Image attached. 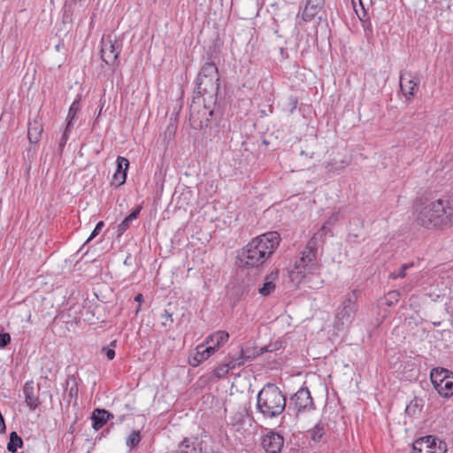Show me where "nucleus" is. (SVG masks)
<instances>
[{
  "instance_id": "16",
  "label": "nucleus",
  "mask_w": 453,
  "mask_h": 453,
  "mask_svg": "<svg viewBox=\"0 0 453 453\" xmlns=\"http://www.w3.org/2000/svg\"><path fill=\"white\" fill-rule=\"evenodd\" d=\"M324 4H319L307 0L302 12V19L304 22L311 21L315 16L323 9Z\"/></svg>"
},
{
  "instance_id": "3",
  "label": "nucleus",
  "mask_w": 453,
  "mask_h": 453,
  "mask_svg": "<svg viewBox=\"0 0 453 453\" xmlns=\"http://www.w3.org/2000/svg\"><path fill=\"white\" fill-rule=\"evenodd\" d=\"M280 240L277 232H268L253 238L239 254L240 262L246 267L262 265L277 249Z\"/></svg>"
},
{
  "instance_id": "5",
  "label": "nucleus",
  "mask_w": 453,
  "mask_h": 453,
  "mask_svg": "<svg viewBox=\"0 0 453 453\" xmlns=\"http://www.w3.org/2000/svg\"><path fill=\"white\" fill-rule=\"evenodd\" d=\"M286 407V398L274 384H266L257 394V409L264 418H273L280 415Z\"/></svg>"
},
{
  "instance_id": "4",
  "label": "nucleus",
  "mask_w": 453,
  "mask_h": 453,
  "mask_svg": "<svg viewBox=\"0 0 453 453\" xmlns=\"http://www.w3.org/2000/svg\"><path fill=\"white\" fill-rule=\"evenodd\" d=\"M219 88L218 67L212 62L205 63L197 76L195 88V98H203V114L213 115L212 105H215Z\"/></svg>"
},
{
  "instance_id": "32",
  "label": "nucleus",
  "mask_w": 453,
  "mask_h": 453,
  "mask_svg": "<svg viewBox=\"0 0 453 453\" xmlns=\"http://www.w3.org/2000/svg\"><path fill=\"white\" fill-rule=\"evenodd\" d=\"M117 345V341L116 340H113L111 344H110V347H104L102 349V352L105 354L106 357L109 359V360H112L114 357H115V350H114V348L116 347Z\"/></svg>"
},
{
  "instance_id": "44",
  "label": "nucleus",
  "mask_w": 453,
  "mask_h": 453,
  "mask_svg": "<svg viewBox=\"0 0 453 453\" xmlns=\"http://www.w3.org/2000/svg\"><path fill=\"white\" fill-rule=\"evenodd\" d=\"M72 393H74V390L73 388H71V389H70V394H72Z\"/></svg>"
},
{
  "instance_id": "14",
  "label": "nucleus",
  "mask_w": 453,
  "mask_h": 453,
  "mask_svg": "<svg viewBox=\"0 0 453 453\" xmlns=\"http://www.w3.org/2000/svg\"><path fill=\"white\" fill-rule=\"evenodd\" d=\"M229 338V334L226 331H217L205 339V344H208L210 348H213V351L216 352L222 345H224Z\"/></svg>"
},
{
  "instance_id": "13",
  "label": "nucleus",
  "mask_w": 453,
  "mask_h": 453,
  "mask_svg": "<svg viewBox=\"0 0 453 453\" xmlns=\"http://www.w3.org/2000/svg\"><path fill=\"white\" fill-rule=\"evenodd\" d=\"M35 391L36 389L34 386L33 381H28L25 383L23 388L25 401L31 411L35 410L40 404V400Z\"/></svg>"
},
{
  "instance_id": "45",
  "label": "nucleus",
  "mask_w": 453,
  "mask_h": 453,
  "mask_svg": "<svg viewBox=\"0 0 453 453\" xmlns=\"http://www.w3.org/2000/svg\"><path fill=\"white\" fill-rule=\"evenodd\" d=\"M72 393H74V390L73 388H71V389H70V394H72Z\"/></svg>"
},
{
  "instance_id": "2",
  "label": "nucleus",
  "mask_w": 453,
  "mask_h": 453,
  "mask_svg": "<svg viewBox=\"0 0 453 453\" xmlns=\"http://www.w3.org/2000/svg\"><path fill=\"white\" fill-rule=\"evenodd\" d=\"M324 228L319 229L308 241L300 257L295 261L292 269L289 271L291 281L296 285L310 280L313 275L319 274L320 265L317 258L318 244L323 240Z\"/></svg>"
},
{
  "instance_id": "25",
  "label": "nucleus",
  "mask_w": 453,
  "mask_h": 453,
  "mask_svg": "<svg viewBox=\"0 0 453 453\" xmlns=\"http://www.w3.org/2000/svg\"><path fill=\"white\" fill-rule=\"evenodd\" d=\"M311 438L314 441H319L325 434V427L321 424H317L311 431Z\"/></svg>"
},
{
  "instance_id": "30",
  "label": "nucleus",
  "mask_w": 453,
  "mask_h": 453,
  "mask_svg": "<svg viewBox=\"0 0 453 453\" xmlns=\"http://www.w3.org/2000/svg\"><path fill=\"white\" fill-rule=\"evenodd\" d=\"M399 297L400 293L398 291H390L385 296V303L388 306H392L398 302Z\"/></svg>"
},
{
  "instance_id": "8",
  "label": "nucleus",
  "mask_w": 453,
  "mask_h": 453,
  "mask_svg": "<svg viewBox=\"0 0 453 453\" xmlns=\"http://www.w3.org/2000/svg\"><path fill=\"white\" fill-rule=\"evenodd\" d=\"M447 445L432 435L417 439L412 444V453H446Z\"/></svg>"
},
{
  "instance_id": "26",
  "label": "nucleus",
  "mask_w": 453,
  "mask_h": 453,
  "mask_svg": "<svg viewBox=\"0 0 453 453\" xmlns=\"http://www.w3.org/2000/svg\"><path fill=\"white\" fill-rule=\"evenodd\" d=\"M141 441L140 431H133L127 439V445L130 448H135Z\"/></svg>"
},
{
  "instance_id": "41",
  "label": "nucleus",
  "mask_w": 453,
  "mask_h": 453,
  "mask_svg": "<svg viewBox=\"0 0 453 453\" xmlns=\"http://www.w3.org/2000/svg\"><path fill=\"white\" fill-rule=\"evenodd\" d=\"M134 301L139 303V307L135 311V312L138 313L141 309V303L143 301V296L142 294L136 295L134 297Z\"/></svg>"
},
{
  "instance_id": "31",
  "label": "nucleus",
  "mask_w": 453,
  "mask_h": 453,
  "mask_svg": "<svg viewBox=\"0 0 453 453\" xmlns=\"http://www.w3.org/2000/svg\"><path fill=\"white\" fill-rule=\"evenodd\" d=\"M126 180H127V172L116 171V173L113 175L112 184L119 187V186H121L122 184H124Z\"/></svg>"
},
{
  "instance_id": "42",
  "label": "nucleus",
  "mask_w": 453,
  "mask_h": 453,
  "mask_svg": "<svg viewBox=\"0 0 453 453\" xmlns=\"http://www.w3.org/2000/svg\"><path fill=\"white\" fill-rule=\"evenodd\" d=\"M163 317H165V318H171V314L168 313L167 311H165L164 314L162 315Z\"/></svg>"
},
{
  "instance_id": "24",
  "label": "nucleus",
  "mask_w": 453,
  "mask_h": 453,
  "mask_svg": "<svg viewBox=\"0 0 453 453\" xmlns=\"http://www.w3.org/2000/svg\"><path fill=\"white\" fill-rule=\"evenodd\" d=\"M339 211H334L331 214V216L326 219L325 224L320 227V229L324 228V234L323 238L327 234V233L330 232V227L335 224L336 221L339 219Z\"/></svg>"
},
{
  "instance_id": "9",
  "label": "nucleus",
  "mask_w": 453,
  "mask_h": 453,
  "mask_svg": "<svg viewBox=\"0 0 453 453\" xmlns=\"http://www.w3.org/2000/svg\"><path fill=\"white\" fill-rule=\"evenodd\" d=\"M101 57L107 65H113L120 53L121 43L111 35H104L102 38Z\"/></svg>"
},
{
  "instance_id": "22",
  "label": "nucleus",
  "mask_w": 453,
  "mask_h": 453,
  "mask_svg": "<svg viewBox=\"0 0 453 453\" xmlns=\"http://www.w3.org/2000/svg\"><path fill=\"white\" fill-rule=\"evenodd\" d=\"M141 211V207L136 208L132 211L125 219L118 226L119 234H122L127 228H129L133 220L136 219Z\"/></svg>"
},
{
  "instance_id": "36",
  "label": "nucleus",
  "mask_w": 453,
  "mask_h": 453,
  "mask_svg": "<svg viewBox=\"0 0 453 453\" xmlns=\"http://www.w3.org/2000/svg\"><path fill=\"white\" fill-rule=\"evenodd\" d=\"M11 342V335L8 333L0 331V348L6 347Z\"/></svg>"
},
{
  "instance_id": "1",
  "label": "nucleus",
  "mask_w": 453,
  "mask_h": 453,
  "mask_svg": "<svg viewBox=\"0 0 453 453\" xmlns=\"http://www.w3.org/2000/svg\"><path fill=\"white\" fill-rule=\"evenodd\" d=\"M415 221L427 229L453 224V196L438 199H418L415 205Z\"/></svg>"
},
{
  "instance_id": "39",
  "label": "nucleus",
  "mask_w": 453,
  "mask_h": 453,
  "mask_svg": "<svg viewBox=\"0 0 453 453\" xmlns=\"http://www.w3.org/2000/svg\"><path fill=\"white\" fill-rule=\"evenodd\" d=\"M228 365L229 370H234L238 366L242 365V362H237L235 358H232L227 363H226Z\"/></svg>"
},
{
  "instance_id": "21",
  "label": "nucleus",
  "mask_w": 453,
  "mask_h": 453,
  "mask_svg": "<svg viewBox=\"0 0 453 453\" xmlns=\"http://www.w3.org/2000/svg\"><path fill=\"white\" fill-rule=\"evenodd\" d=\"M276 276L277 273H272L266 276L263 286L258 289L260 295L266 296L274 291L275 284L273 280H275Z\"/></svg>"
},
{
  "instance_id": "28",
  "label": "nucleus",
  "mask_w": 453,
  "mask_h": 453,
  "mask_svg": "<svg viewBox=\"0 0 453 453\" xmlns=\"http://www.w3.org/2000/svg\"><path fill=\"white\" fill-rule=\"evenodd\" d=\"M413 266V263L404 264L402 265L398 272H393L389 274V278L395 280L397 278H404L406 276V271Z\"/></svg>"
},
{
  "instance_id": "40",
  "label": "nucleus",
  "mask_w": 453,
  "mask_h": 453,
  "mask_svg": "<svg viewBox=\"0 0 453 453\" xmlns=\"http://www.w3.org/2000/svg\"><path fill=\"white\" fill-rule=\"evenodd\" d=\"M297 99L296 97L289 98L290 112H292L297 106Z\"/></svg>"
},
{
  "instance_id": "34",
  "label": "nucleus",
  "mask_w": 453,
  "mask_h": 453,
  "mask_svg": "<svg viewBox=\"0 0 453 453\" xmlns=\"http://www.w3.org/2000/svg\"><path fill=\"white\" fill-rule=\"evenodd\" d=\"M128 166H129L128 159L124 157L119 156L117 158V170L116 171L127 172L128 169Z\"/></svg>"
},
{
  "instance_id": "38",
  "label": "nucleus",
  "mask_w": 453,
  "mask_h": 453,
  "mask_svg": "<svg viewBox=\"0 0 453 453\" xmlns=\"http://www.w3.org/2000/svg\"><path fill=\"white\" fill-rule=\"evenodd\" d=\"M254 357H256V354L253 353L252 355H246V351L244 350H242V356L238 358H235V360L237 362H242V365H244V363L250 359V358H253Z\"/></svg>"
},
{
  "instance_id": "37",
  "label": "nucleus",
  "mask_w": 453,
  "mask_h": 453,
  "mask_svg": "<svg viewBox=\"0 0 453 453\" xmlns=\"http://www.w3.org/2000/svg\"><path fill=\"white\" fill-rule=\"evenodd\" d=\"M104 226V222L103 221H99L96 224V226L95 229L93 230V232L91 233L90 236L88 238L87 242H88L93 238H95L100 233V231L102 230Z\"/></svg>"
},
{
  "instance_id": "12",
  "label": "nucleus",
  "mask_w": 453,
  "mask_h": 453,
  "mask_svg": "<svg viewBox=\"0 0 453 453\" xmlns=\"http://www.w3.org/2000/svg\"><path fill=\"white\" fill-rule=\"evenodd\" d=\"M214 353L213 348H210L204 342L196 348L194 354L188 358V363L190 365L196 367L203 361L207 360Z\"/></svg>"
},
{
  "instance_id": "10",
  "label": "nucleus",
  "mask_w": 453,
  "mask_h": 453,
  "mask_svg": "<svg viewBox=\"0 0 453 453\" xmlns=\"http://www.w3.org/2000/svg\"><path fill=\"white\" fill-rule=\"evenodd\" d=\"M419 79L411 72H402L400 75V88L404 96L410 100L413 98L418 89Z\"/></svg>"
},
{
  "instance_id": "29",
  "label": "nucleus",
  "mask_w": 453,
  "mask_h": 453,
  "mask_svg": "<svg viewBox=\"0 0 453 453\" xmlns=\"http://www.w3.org/2000/svg\"><path fill=\"white\" fill-rule=\"evenodd\" d=\"M79 108H80V104H79V102L78 101H74L70 108H69V111H68V115H67V119H68V122L67 123H70V127L72 126L73 124V120L75 119L76 117V113L77 111H79Z\"/></svg>"
},
{
  "instance_id": "20",
  "label": "nucleus",
  "mask_w": 453,
  "mask_h": 453,
  "mask_svg": "<svg viewBox=\"0 0 453 453\" xmlns=\"http://www.w3.org/2000/svg\"><path fill=\"white\" fill-rule=\"evenodd\" d=\"M201 449L196 445V441L188 438H185L177 449L176 453H200Z\"/></svg>"
},
{
  "instance_id": "27",
  "label": "nucleus",
  "mask_w": 453,
  "mask_h": 453,
  "mask_svg": "<svg viewBox=\"0 0 453 453\" xmlns=\"http://www.w3.org/2000/svg\"><path fill=\"white\" fill-rule=\"evenodd\" d=\"M280 348V343L278 342H275L273 343H270L268 345H265L264 347L259 348L258 350H256V356L262 355L265 352H273L278 350Z\"/></svg>"
},
{
  "instance_id": "18",
  "label": "nucleus",
  "mask_w": 453,
  "mask_h": 453,
  "mask_svg": "<svg viewBox=\"0 0 453 453\" xmlns=\"http://www.w3.org/2000/svg\"><path fill=\"white\" fill-rule=\"evenodd\" d=\"M43 132L42 125L38 120H33L28 124L27 138L30 143H37Z\"/></svg>"
},
{
  "instance_id": "23",
  "label": "nucleus",
  "mask_w": 453,
  "mask_h": 453,
  "mask_svg": "<svg viewBox=\"0 0 453 453\" xmlns=\"http://www.w3.org/2000/svg\"><path fill=\"white\" fill-rule=\"evenodd\" d=\"M23 446V441L20 436L18 435L16 432H12L10 434V441L7 444V449L12 452H17L19 448Z\"/></svg>"
},
{
  "instance_id": "17",
  "label": "nucleus",
  "mask_w": 453,
  "mask_h": 453,
  "mask_svg": "<svg viewBox=\"0 0 453 453\" xmlns=\"http://www.w3.org/2000/svg\"><path fill=\"white\" fill-rule=\"evenodd\" d=\"M449 376H453V372L442 367L433 368L430 372L431 382L434 388H437L439 383L442 382Z\"/></svg>"
},
{
  "instance_id": "19",
  "label": "nucleus",
  "mask_w": 453,
  "mask_h": 453,
  "mask_svg": "<svg viewBox=\"0 0 453 453\" xmlns=\"http://www.w3.org/2000/svg\"><path fill=\"white\" fill-rule=\"evenodd\" d=\"M438 394L444 397L449 398L453 395V375L446 378L442 382L439 383L435 388Z\"/></svg>"
},
{
  "instance_id": "11",
  "label": "nucleus",
  "mask_w": 453,
  "mask_h": 453,
  "mask_svg": "<svg viewBox=\"0 0 453 453\" xmlns=\"http://www.w3.org/2000/svg\"><path fill=\"white\" fill-rule=\"evenodd\" d=\"M283 437L276 433H269L265 436L262 446L267 453H278L283 447Z\"/></svg>"
},
{
  "instance_id": "43",
  "label": "nucleus",
  "mask_w": 453,
  "mask_h": 453,
  "mask_svg": "<svg viewBox=\"0 0 453 453\" xmlns=\"http://www.w3.org/2000/svg\"><path fill=\"white\" fill-rule=\"evenodd\" d=\"M301 154H302V155L305 154L306 156H308V154H307V153H305L303 150H302V151H301ZM312 155H313V153H311V155H309V157H312Z\"/></svg>"
},
{
  "instance_id": "35",
  "label": "nucleus",
  "mask_w": 453,
  "mask_h": 453,
  "mask_svg": "<svg viewBox=\"0 0 453 453\" xmlns=\"http://www.w3.org/2000/svg\"><path fill=\"white\" fill-rule=\"evenodd\" d=\"M70 128H71L70 123H67V125L65 128V131L62 134V137L60 138L59 143H58V148L60 150H62L66 144V142L69 138Z\"/></svg>"
},
{
  "instance_id": "7",
  "label": "nucleus",
  "mask_w": 453,
  "mask_h": 453,
  "mask_svg": "<svg viewBox=\"0 0 453 453\" xmlns=\"http://www.w3.org/2000/svg\"><path fill=\"white\" fill-rule=\"evenodd\" d=\"M291 405L296 412V417H299L302 413L309 412L315 409V404L308 388L302 387L291 396Z\"/></svg>"
},
{
  "instance_id": "15",
  "label": "nucleus",
  "mask_w": 453,
  "mask_h": 453,
  "mask_svg": "<svg viewBox=\"0 0 453 453\" xmlns=\"http://www.w3.org/2000/svg\"><path fill=\"white\" fill-rule=\"evenodd\" d=\"M111 418H113V415L106 410H94L91 416L93 428L96 430L102 428Z\"/></svg>"
},
{
  "instance_id": "6",
  "label": "nucleus",
  "mask_w": 453,
  "mask_h": 453,
  "mask_svg": "<svg viewBox=\"0 0 453 453\" xmlns=\"http://www.w3.org/2000/svg\"><path fill=\"white\" fill-rule=\"evenodd\" d=\"M358 291L352 290L347 293L341 305L338 307L334 326L337 330L349 327L356 317L357 311Z\"/></svg>"
},
{
  "instance_id": "33",
  "label": "nucleus",
  "mask_w": 453,
  "mask_h": 453,
  "mask_svg": "<svg viewBox=\"0 0 453 453\" xmlns=\"http://www.w3.org/2000/svg\"><path fill=\"white\" fill-rule=\"evenodd\" d=\"M229 371L230 370L228 369V365L225 363L217 366L213 371V374L215 377L220 379L224 377Z\"/></svg>"
}]
</instances>
